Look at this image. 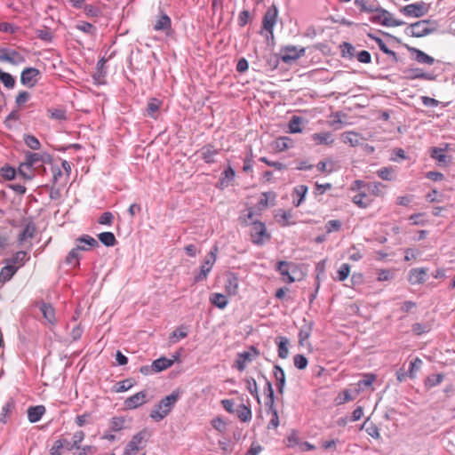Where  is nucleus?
Returning <instances> with one entry per match:
<instances>
[{
	"label": "nucleus",
	"instance_id": "nucleus-7",
	"mask_svg": "<svg viewBox=\"0 0 455 455\" xmlns=\"http://www.w3.org/2000/svg\"><path fill=\"white\" fill-rule=\"evenodd\" d=\"M259 355V351L254 346H251L248 351H243L237 355L235 362V367L239 371H244L247 363L252 362Z\"/></svg>",
	"mask_w": 455,
	"mask_h": 455
},
{
	"label": "nucleus",
	"instance_id": "nucleus-6",
	"mask_svg": "<svg viewBox=\"0 0 455 455\" xmlns=\"http://www.w3.org/2000/svg\"><path fill=\"white\" fill-rule=\"evenodd\" d=\"M148 432L143 429L135 434L131 441L126 444L124 450V455H135L140 449L143 448V442Z\"/></svg>",
	"mask_w": 455,
	"mask_h": 455
},
{
	"label": "nucleus",
	"instance_id": "nucleus-44",
	"mask_svg": "<svg viewBox=\"0 0 455 455\" xmlns=\"http://www.w3.org/2000/svg\"><path fill=\"white\" fill-rule=\"evenodd\" d=\"M343 141L352 147H356L361 144L360 137L356 132H347L343 133Z\"/></svg>",
	"mask_w": 455,
	"mask_h": 455
},
{
	"label": "nucleus",
	"instance_id": "nucleus-39",
	"mask_svg": "<svg viewBox=\"0 0 455 455\" xmlns=\"http://www.w3.org/2000/svg\"><path fill=\"white\" fill-rule=\"evenodd\" d=\"M98 238L107 247H111L117 243L116 236L112 232H102L98 235Z\"/></svg>",
	"mask_w": 455,
	"mask_h": 455
},
{
	"label": "nucleus",
	"instance_id": "nucleus-54",
	"mask_svg": "<svg viewBox=\"0 0 455 455\" xmlns=\"http://www.w3.org/2000/svg\"><path fill=\"white\" fill-rule=\"evenodd\" d=\"M0 80L4 84V85L8 89H12L15 85L14 77L11 74L4 72L2 70L0 73Z\"/></svg>",
	"mask_w": 455,
	"mask_h": 455
},
{
	"label": "nucleus",
	"instance_id": "nucleus-40",
	"mask_svg": "<svg viewBox=\"0 0 455 455\" xmlns=\"http://www.w3.org/2000/svg\"><path fill=\"white\" fill-rule=\"evenodd\" d=\"M307 190L308 188L306 185H299L294 188L293 193L299 197L297 201L293 200L294 206L299 207L302 204L306 197Z\"/></svg>",
	"mask_w": 455,
	"mask_h": 455
},
{
	"label": "nucleus",
	"instance_id": "nucleus-30",
	"mask_svg": "<svg viewBox=\"0 0 455 455\" xmlns=\"http://www.w3.org/2000/svg\"><path fill=\"white\" fill-rule=\"evenodd\" d=\"M276 339L278 356L286 359L289 355V339L286 337H278Z\"/></svg>",
	"mask_w": 455,
	"mask_h": 455
},
{
	"label": "nucleus",
	"instance_id": "nucleus-47",
	"mask_svg": "<svg viewBox=\"0 0 455 455\" xmlns=\"http://www.w3.org/2000/svg\"><path fill=\"white\" fill-rule=\"evenodd\" d=\"M134 385V380L132 379H126L122 381L117 382L114 387V391L116 393H122L129 390Z\"/></svg>",
	"mask_w": 455,
	"mask_h": 455
},
{
	"label": "nucleus",
	"instance_id": "nucleus-15",
	"mask_svg": "<svg viewBox=\"0 0 455 455\" xmlns=\"http://www.w3.org/2000/svg\"><path fill=\"white\" fill-rule=\"evenodd\" d=\"M405 48L413 55V60L420 64L433 65L435 60L423 51L405 44Z\"/></svg>",
	"mask_w": 455,
	"mask_h": 455
},
{
	"label": "nucleus",
	"instance_id": "nucleus-31",
	"mask_svg": "<svg viewBox=\"0 0 455 455\" xmlns=\"http://www.w3.org/2000/svg\"><path fill=\"white\" fill-rule=\"evenodd\" d=\"M87 250H88V248H86L83 245H80V244H76V246L75 248H73L67 255L66 263L72 264L73 261L76 260V265L79 266V259H80L79 251H87Z\"/></svg>",
	"mask_w": 455,
	"mask_h": 455
},
{
	"label": "nucleus",
	"instance_id": "nucleus-21",
	"mask_svg": "<svg viewBox=\"0 0 455 455\" xmlns=\"http://www.w3.org/2000/svg\"><path fill=\"white\" fill-rule=\"evenodd\" d=\"M202 159L206 164L215 163V156L219 154V150L212 145L207 144L202 147L199 150Z\"/></svg>",
	"mask_w": 455,
	"mask_h": 455
},
{
	"label": "nucleus",
	"instance_id": "nucleus-64",
	"mask_svg": "<svg viewBox=\"0 0 455 455\" xmlns=\"http://www.w3.org/2000/svg\"><path fill=\"white\" fill-rule=\"evenodd\" d=\"M36 36L39 39L45 42H51L53 38L52 33L47 28L44 29H37Z\"/></svg>",
	"mask_w": 455,
	"mask_h": 455
},
{
	"label": "nucleus",
	"instance_id": "nucleus-4",
	"mask_svg": "<svg viewBox=\"0 0 455 455\" xmlns=\"http://www.w3.org/2000/svg\"><path fill=\"white\" fill-rule=\"evenodd\" d=\"M218 247L213 246L210 252L205 256L203 264L200 267V272L195 276V282L199 283L205 280L211 272L216 259H217Z\"/></svg>",
	"mask_w": 455,
	"mask_h": 455
},
{
	"label": "nucleus",
	"instance_id": "nucleus-26",
	"mask_svg": "<svg viewBox=\"0 0 455 455\" xmlns=\"http://www.w3.org/2000/svg\"><path fill=\"white\" fill-rule=\"evenodd\" d=\"M303 322L305 323L300 328L299 332V343L300 346L305 345V341L310 337L314 326V323L312 321L307 322L306 319H304Z\"/></svg>",
	"mask_w": 455,
	"mask_h": 455
},
{
	"label": "nucleus",
	"instance_id": "nucleus-5",
	"mask_svg": "<svg viewBox=\"0 0 455 455\" xmlns=\"http://www.w3.org/2000/svg\"><path fill=\"white\" fill-rule=\"evenodd\" d=\"M271 235L267 232L265 224L261 221H253L251 228V239L256 245H263L266 241L270 239Z\"/></svg>",
	"mask_w": 455,
	"mask_h": 455
},
{
	"label": "nucleus",
	"instance_id": "nucleus-12",
	"mask_svg": "<svg viewBox=\"0 0 455 455\" xmlns=\"http://www.w3.org/2000/svg\"><path fill=\"white\" fill-rule=\"evenodd\" d=\"M40 76V71L36 68H26L20 75V83L28 87H33L37 77Z\"/></svg>",
	"mask_w": 455,
	"mask_h": 455
},
{
	"label": "nucleus",
	"instance_id": "nucleus-42",
	"mask_svg": "<svg viewBox=\"0 0 455 455\" xmlns=\"http://www.w3.org/2000/svg\"><path fill=\"white\" fill-rule=\"evenodd\" d=\"M71 445V443L67 439L57 440L50 450L52 455H61L60 450L67 449Z\"/></svg>",
	"mask_w": 455,
	"mask_h": 455
},
{
	"label": "nucleus",
	"instance_id": "nucleus-49",
	"mask_svg": "<svg viewBox=\"0 0 455 455\" xmlns=\"http://www.w3.org/2000/svg\"><path fill=\"white\" fill-rule=\"evenodd\" d=\"M444 379V375L442 373L432 374L426 379L425 385L427 388H432L439 385Z\"/></svg>",
	"mask_w": 455,
	"mask_h": 455
},
{
	"label": "nucleus",
	"instance_id": "nucleus-16",
	"mask_svg": "<svg viewBox=\"0 0 455 455\" xmlns=\"http://www.w3.org/2000/svg\"><path fill=\"white\" fill-rule=\"evenodd\" d=\"M427 268L426 267H416L412 268L409 272L408 281L415 285L421 284L427 281Z\"/></svg>",
	"mask_w": 455,
	"mask_h": 455
},
{
	"label": "nucleus",
	"instance_id": "nucleus-9",
	"mask_svg": "<svg viewBox=\"0 0 455 455\" xmlns=\"http://www.w3.org/2000/svg\"><path fill=\"white\" fill-rule=\"evenodd\" d=\"M42 156L41 154L33 153L30 151L25 152V160L22 162V166L33 171H43L45 172V167L41 164Z\"/></svg>",
	"mask_w": 455,
	"mask_h": 455
},
{
	"label": "nucleus",
	"instance_id": "nucleus-3",
	"mask_svg": "<svg viewBox=\"0 0 455 455\" xmlns=\"http://www.w3.org/2000/svg\"><path fill=\"white\" fill-rule=\"evenodd\" d=\"M429 8V4L419 1L402 7L400 12L406 17L421 18L428 12Z\"/></svg>",
	"mask_w": 455,
	"mask_h": 455
},
{
	"label": "nucleus",
	"instance_id": "nucleus-29",
	"mask_svg": "<svg viewBox=\"0 0 455 455\" xmlns=\"http://www.w3.org/2000/svg\"><path fill=\"white\" fill-rule=\"evenodd\" d=\"M339 49H340L342 58L347 59V60H353L354 58H355L357 51H356L355 47L353 44H351L350 43L343 42L339 45Z\"/></svg>",
	"mask_w": 455,
	"mask_h": 455
},
{
	"label": "nucleus",
	"instance_id": "nucleus-34",
	"mask_svg": "<svg viewBox=\"0 0 455 455\" xmlns=\"http://www.w3.org/2000/svg\"><path fill=\"white\" fill-rule=\"evenodd\" d=\"M28 259H29L28 253L24 251H19L12 258L7 259L5 261L6 263L12 264L13 266H16V264L23 266Z\"/></svg>",
	"mask_w": 455,
	"mask_h": 455
},
{
	"label": "nucleus",
	"instance_id": "nucleus-50",
	"mask_svg": "<svg viewBox=\"0 0 455 455\" xmlns=\"http://www.w3.org/2000/svg\"><path fill=\"white\" fill-rule=\"evenodd\" d=\"M245 382H246V386H247V390L249 391V393L254 396L257 401L259 403V392H258V386H257V382L256 380L254 379V378L252 377H249L245 379Z\"/></svg>",
	"mask_w": 455,
	"mask_h": 455
},
{
	"label": "nucleus",
	"instance_id": "nucleus-25",
	"mask_svg": "<svg viewBox=\"0 0 455 455\" xmlns=\"http://www.w3.org/2000/svg\"><path fill=\"white\" fill-rule=\"evenodd\" d=\"M19 267L6 263L0 270V283H6L10 281L17 272Z\"/></svg>",
	"mask_w": 455,
	"mask_h": 455
},
{
	"label": "nucleus",
	"instance_id": "nucleus-63",
	"mask_svg": "<svg viewBox=\"0 0 455 455\" xmlns=\"http://www.w3.org/2000/svg\"><path fill=\"white\" fill-rule=\"evenodd\" d=\"M14 408V402L12 400L8 401L2 408L1 418L0 420L3 423L6 422V417Z\"/></svg>",
	"mask_w": 455,
	"mask_h": 455
},
{
	"label": "nucleus",
	"instance_id": "nucleus-48",
	"mask_svg": "<svg viewBox=\"0 0 455 455\" xmlns=\"http://www.w3.org/2000/svg\"><path fill=\"white\" fill-rule=\"evenodd\" d=\"M303 121L301 116H293L289 122V132L291 133L301 132L300 124Z\"/></svg>",
	"mask_w": 455,
	"mask_h": 455
},
{
	"label": "nucleus",
	"instance_id": "nucleus-1",
	"mask_svg": "<svg viewBox=\"0 0 455 455\" xmlns=\"http://www.w3.org/2000/svg\"><path fill=\"white\" fill-rule=\"evenodd\" d=\"M179 398L180 392L177 390L172 391L169 395L161 399L154 409H152L150 418L155 421H161L170 413Z\"/></svg>",
	"mask_w": 455,
	"mask_h": 455
},
{
	"label": "nucleus",
	"instance_id": "nucleus-61",
	"mask_svg": "<svg viewBox=\"0 0 455 455\" xmlns=\"http://www.w3.org/2000/svg\"><path fill=\"white\" fill-rule=\"evenodd\" d=\"M76 28L78 30L89 35H92L96 30L92 24L86 21H81L80 23L76 24Z\"/></svg>",
	"mask_w": 455,
	"mask_h": 455
},
{
	"label": "nucleus",
	"instance_id": "nucleus-28",
	"mask_svg": "<svg viewBox=\"0 0 455 455\" xmlns=\"http://www.w3.org/2000/svg\"><path fill=\"white\" fill-rule=\"evenodd\" d=\"M226 291L229 295H235L238 291V278L234 274H229L225 282Z\"/></svg>",
	"mask_w": 455,
	"mask_h": 455
},
{
	"label": "nucleus",
	"instance_id": "nucleus-33",
	"mask_svg": "<svg viewBox=\"0 0 455 455\" xmlns=\"http://www.w3.org/2000/svg\"><path fill=\"white\" fill-rule=\"evenodd\" d=\"M332 135L329 132L314 133L312 135L313 140L318 145H330L333 142Z\"/></svg>",
	"mask_w": 455,
	"mask_h": 455
},
{
	"label": "nucleus",
	"instance_id": "nucleus-11",
	"mask_svg": "<svg viewBox=\"0 0 455 455\" xmlns=\"http://www.w3.org/2000/svg\"><path fill=\"white\" fill-rule=\"evenodd\" d=\"M305 52V48L298 49L296 46L289 45L284 48V52L280 56V59L284 63L290 64L303 56Z\"/></svg>",
	"mask_w": 455,
	"mask_h": 455
},
{
	"label": "nucleus",
	"instance_id": "nucleus-43",
	"mask_svg": "<svg viewBox=\"0 0 455 455\" xmlns=\"http://www.w3.org/2000/svg\"><path fill=\"white\" fill-rule=\"evenodd\" d=\"M188 336V328L185 326H180L179 328L175 329L170 336V341L172 343H176L180 341V339L186 338Z\"/></svg>",
	"mask_w": 455,
	"mask_h": 455
},
{
	"label": "nucleus",
	"instance_id": "nucleus-41",
	"mask_svg": "<svg viewBox=\"0 0 455 455\" xmlns=\"http://www.w3.org/2000/svg\"><path fill=\"white\" fill-rule=\"evenodd\" d=\"M235 411L241 421L248 422L251 419V411L248 406L240 404Z\"/></svg>",
	"mask_w": 455,
	"mask_h": 455
},
{
	"label": "nucleus",
	"instance_id": "nucleus-56",
	"mask_svg": "<svg viewBox=\"0 0 455 455\" xmlns=\"http://www.w3.org/2000/svg\"><path fill=\"white\" fill-rule=\"evenodd\" d=\"M294 366L299 370H304L308 364V361L304 355L298 354L293 357Z\"/></svg>",
	"mask_w": 455,
	"mask_h": 455
},
{
	"label": "nucleus",
	"instance_id": "nucleus-36",
	"mask_svg": "<svg viewBox=\"0 0 455 455\" xmlns=\"http://www.w3.org/2000/svg\"><path fill=\"white\" fill-rule=\"evenodd\" d=\"M262 378L266 381V386L264 387V393L267 395L266 406L272 407V405H274V403H275L274 389H273L271 382L266 378V376L263 375Z\"/></svg>",
	"mask_w": 455,
	"mask_h": 455
},
{
	"label": "nucleus",
	"instance_id": "nucleus-51",
	"mask_svg": "<svg viewBox=\"0 0 455 455\" xmlns=\"http://www.w3.org/2000/svg\"><path fill=\"white\" fill-rule=\"evenodd\" d=\"M24 142L29 148L33 150H38L41 147V143L37 138L31 134L24 135Z\"/></svg>",
	"mask_w": 455,
	"mask_h": 455
},
{
	"label": "nucleus",
	"instance_id": "nucleus-58",
	"mask_svg": "<svg viewBox=\"0 0 455 455\" xmlns=\"http://www.w3.org/2000/svg\"><path fill=\"white\" fill-rule=\"evenodd\" d=\"M83 9L88 17H99L101 14L100 9L92 4H84Z\"/></svg>",
	"mask_w": 455,
	"mask_h": 455
},
{
	"label": "nucleus",
	"instance_id": "nucleus-35",
	"mask_svg": "<svg viewBox=\"0 0 455 455\" xmlns=\"http://www.w3.org/2000/svg\"><path fill=\"white\" fill-rule=\"evenodd\" d=\"M36 230V227L34 222L29 221L26 224L23 231L19 235V241L23 242L28 238H33Z\"/></svg>",
	"mask_w": 455,
	"mask_h": 455
},
{
	"label": "nucleus",
	"instance_id": "nucleus-38",
	"mask_svg": "<svg viewBox=\"0 0 455 455\" xmlns=\"http://www.w3.org/2000/svg\"><path fill=\"white\" fill-rule=\"evenodd\" d=\"M40 310L44 315V317L50 323H53L55 322V311L51 304L42 303L40 307Z\"/></svg>",
	"mask_w": 455,
	"mask_h": 455
},
{
	"label": "nucleus",
	"instance_id": "nucleus-22",
	"mask_svg": "<svg viewBox=\"0 0 455 455\" xmlns=\"http://www.w3.org/2000/svg\"><path fill=\"white\" fill-rule=\"evenodd\" d=\"M273 374L276 381V387L279 394H283L284 391V387L286 383V378L285 373L283 368L278 365L275 364L273 368Z\"/></svg>",
	"mask_w": 455,
	"mask_h": 455
},
{
	"label": "nucleus",
	"instance_id": "nucleus-23",
	"mask_svg": "<svg viewBox=\"0 0 455 455\" xmlns=\"http://www.w3.org/2000/svg\"><path fill=\"white\" fill-rule=\"evenodd\" d=\"M408 74L409 79H424V80H435V76L429 72H423L420 68H409L403 71Z\"/></svg>",
	"mask_w": 455,
	"mask_h": 455
},
{
	"label": "nucleus",
	"instance_id": "nucleus-10",
	"mask_svg": "<svg viewBox=\"0 0 455 455\" xmlns=\"http://www.w3.org/2000/svg\"><path fill=\"white\" fill-rule=\"evenodd\" d=\"M0 60L7 61L12 65H19L25 62V58L15 50L0 48Z\"/></svg>",
	"mask_w": 455,
	"mask_h": 455
},
{
	"label": "nucleus",
	"instance_id": "nucleus-59",
	"mask_svg": "<svg viewBox=\"0 0 455 455\" xmlns=\"http://www.w3.org/2000/svg\"><path fill=\"white\" fill-rule=\"evenodd\" d=\"M377 174L384 180H392L394 170L391 167H383L377 172Z\"/></svg>",
	"mask_w": 455,
	"mask_h": 455
},
{
	"label": "nucleus",
	"instance_id": "nucleus-60",
	"mask_svg": "<svg viewBox=\"0 0 455 455\" xmlns=\"http://www.w3.org/2000/svg\"><path fill=\"white\" fill-rule=\"evenodd\" d=\"M349 273H350V265L347 263H343L337 272V275H338L337 279L339 281H344L347 278V276L349 275Z\"/></svg>",
	"mask_w": 455,
	"mask_h": 455
},
{
	"label": "nucleus",
	"instance_id": "nucleus-45",
	"mask_svg": "<svg viewBox=\"0 0 455 455\" xmlns=\"http://www.w3.org/2000/svg\"><path fill=\"white\" fill-rule=\"evenodd\" d=\"M76 244H80L84 247L86 245H88L89 247L99 246L98 241L89 235H83L79 236L78 238H76Z\"/></svg>",
	"mask_w": 455,
	"mask_h": 455
},
{
	"label": "nucleus",
	"instance_id": "nucleus-18",
	"mask_svg": "<svg viewBox=\"0 0 455 455\" xmlns=\"http://www.w3.org/2000/svg\"><path fill=\"white\" fill-rule=\"evenodd\" d=\"M276 222L282 227H289L295 224L293 219V213L291 210L284 211L279 209L275 214Z\"/></svg>",
	"mask_w": 455,
	"mask_h": 455
},
{
	"label": "nucleus",
	"instance_id": "nucleus-46",
	"mask_svg": "<svg viewBox=\"0 0 455 455\" xmlns=\"http://www.w3.org/2000/svg\"><path fill=\"white\" fill-rule=\"evenodd\" d=\"M0 174L1 176L6 180H12L15 179L16 177V174H17V171L14 167L9 165V164H4L1 169H0Z\"/></svg>",
	"mask_w": 455,
	"mask_h": 455
},
{
	"label": "nucleus",
	"instance_id": "nucleus-62",
	"mask_svg": "<svg viewBox=\"0 0 455 455\" xmlns=\"http://www.w3.org/2000/svg\"><path fill=\"white\" fill-rule=\"evenodd\" d=\"M356 60L363 64H369L371 62V55L366 50H362L356 52L355 55Z\"/></svg>",
	"mask_w": 455,
	"mask_h": 455
},
{
	"label": "nucleus",
	"instance_id": "nucleus-20",
	"mask_svg": "<svg viewBox=\"0 0 455 455\" xmlns=\"http://www.w3.org/2000/svg\"><path fill=\"white\" fill-rule=\"evenodd\" d=\"M108 61V60L105 57H102L100 59L96 64V71L92 75V78L94 82L98 84H105V77L107 75V70L105 68V64Z\"/></svg>",
	"mask_w": 455,
	"mask_h": 455
},
{
	"label": "nucleus",
	"instance_id": "nucleus-24",
	"mask_svg": "<svg viewBox=\"0 0 455 455\" xmlns=\"http://www.w3.org/2000/svg\"><path fill=\"white\" fill-rule=\"evenodd\" d=\"M45 413L44 405L30 406L28 409V419L31 423H36L41 419Z\"/></svg>",
	"mask_w": 455,
	"mask_h": 455
},
{
	"label": "nucleus",
	"instance_id": "nucleus-37",
	"mask_svg": "<svg viewBox=\"0 0 455 455\" xmlns=\"http://www.w3.org/2000/svg\"><path fill=\"white\" fill-rule=\"evenodd\" d=\"M210 301L220 309H224L228 303L227 297L222 293H212Z\"/></svg>",
	"mask_w": 455,
	"mask_h": 455
},
{
	"label": "nucleus",
	"instance_id": "nucleus-32",
	"mask_svg": "<svg viewBox=\"0 0 455 455\" xmlns=\"http://www.w3.org/2000/svg\"><path fill=\"white\" fill-rule=\"evenodd\" d=\"M161 101L156 98H152L149 100V101L147 104L146 108V113L147 116L156 119L157 117V112L160 108Z\"/></svg>",
	"mask_w": 455,
	"mask_h": 455
},
{
	"label": "nucleus",
	"instance_id": "nucleus-14",
	"mask_svg": "<svg viewBox=\"0 0 455 455\" xmlns=\"http://www.w3.org/2000/svg\"><path fill=\"white\" fill-rule=\"evenodd\" d=\"M153 28L156 31H163L166 36H170L172 31V20L166 13L161 12Z\"/></svg>",
	"mask_w": 455,
	"mask_h": 455
},
{
	"label": "nucleus",
	"instance_id": "nucleus-17",
	"mask_svg": "<svg viewBox=\"0 0 455 455\" xmlns=\"http://www.w3.org/2000/svg\"><path fill=\"white\" fill-rule=\"evenodd\" d=\"M291 267H294V264L285 260L278 261L275 267V270L283 276V280L288 283L295 282V278L290 273Z\"/></svg>",
	"mask_w": 455,
	"mask_h": 455
},
{
	"label": "nucleus",
	"instance_id": "nucleus-8",
	"mask_svg": "<svg viewBox=\"0 0 455 455\" xmlns=\"http://www.w3.org/2000/svg\"><path fill=\"white\" fill-rule=\"evenodd\" d=\"M278 15V9L275 4H272L267 12H265L262 19V27L268 34L271 35V37H274V27L276 24V19Z\"/></svg>",
	"mask_w": 455,
	"mask_h": 455
},
{
	"label": "nucleus",
	"instance_id": "nucleus-53",
	"mask_svg": "<svg viewBox=\"0 0 455 455\" xmlns=\"http://www.w3.org/2000/svg\"><path fill=\"white\" fill-rule=\"evenodd\" d=\"M84 438V433L83 431H77L73 435V443H71V445L68 447V451L72 450H79L80 443Z\"/></svg>",
	"mask_w": 455,
	"mask_h": 455
},
{
	"label": "nucleus",
	"instance_id": "nucleus-19",
	"mask_svg": "<svg viewBox=\"0 0 455 455\" xmlns=\"http://www.w3.org/2000/svg\"><path fill=\"white\" fill-rule=\"evenodd\" d=\"M369 20L374 24H379L384 27H399L405 24L404 21H391L390 20L383 19L382 14L379 12H371Z\"/></svg>",
	"mask_w": 455,
	"mask_h": 455
},
{
	"label": "nucleus",
	"instance_id": "nucleus-27",
	"mask_svg": "<svg viewBox=\"0 0 455 455\" xmlns=\"http://www.w3.org/2000/svg\"><path fill=\"white\" fill-rule=\"evenodd\" d=\"M173 360L168 359L164 356H162L156 360L152 362V367L154 368L156 373L161 372L168 368H170L173 364Z\"/></svg>",
	"mask_w": 455,
	"mask_h": 455
},
{
	"label": "nucleus",
	"instance_id": "nucleus-52",
	"mask_svg": "<svg viewBox=\"0 0 455 455\" xmlns=\"http://www.w3.org/2000/svg\"><path fill=\"white\" fill-rule=\"evenodd\" d=\"M353 203L356 204L358 207L365 209L370 205V200L367 199V196L363 193H359L355 195L353 199Z\"/></svg>",
	"mask_w": 455,
	"mask_h": 455
},
{
	"label": "nucleus",
	"instance_id": "nucleus-2",
	"mask_svg": "<svg viewBox=\"0 0 455 455\" xmlns=\"http://www.w3.org/2000/svg\"><path fill=\"white\" fill-rule=\"evenodd\" d=\"M437 21L435 20H420L410 24L405 29V35L412 37H423L437 30Z\"/></svg>",
	"mask_w": 455,
	"mask_h": 455
},
{
	"label": "nucleus",
	"instance_id": "nucleus-55",
	"mask_svg": "<svg viewBox=\"0 0 455 455\" xmlns=\"http://www.w3.org/2000/svg\"><path fill=\"white\" fill-rule=\"evenodd\" d=\"M375 379L376 375L372 373L365 374L363 375V379L358 381L357 386L360 389H363L365 387H371Z\"/></svg>",
	"mask_w": 455,
	"mask_h": 455
},
{
	"label": "nucleus",
	"instance_id": "nucleus-57",
	"mask_svg": "<svg viewBox=\"0 0 455 455\" xmlns=\"http://www.w3.org/2000/svg\"><path fill=\"white\" fill-rule=\"evenodd\" d=\"M124 419L123 417H115L110 422V428L113 432H118L124 427Z\"/></svg>",
	"mask_w": 455,
	"mask_h": 455
},
{
	"label": "nucleus",
	"instance_id": "nucleus-13",
	"mask_svg": "<svg viewBox=\"0 0 455 455\" xmlns=\"http://www.w3.org/2000/svg\"><path fill=\"white\" fill-rule=\"evenodd\" d=\"M147 403V392L145 390L140 391L135 395L128 397L124 401V406L128 410L137 409L142 404Z\"/></svg>",
	"mask_w": 455,
	"mask_h": 455
}]
</instances>
